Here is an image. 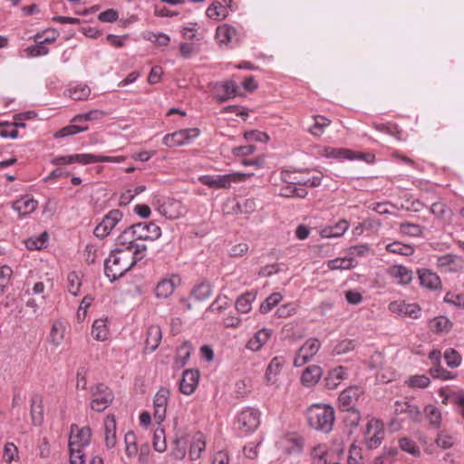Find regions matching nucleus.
Returning a JSON list of instances; mask_svg holds the SVG:
<instances>
[{
    "instance_id": "f257e3e1",
    "label": "nucleus",
    "mask_w": 464,
    "mask_h": 464,
    "mask_svg": "<svg viewBox=\"0 0 464 464\" xmlns=\"http://www.w3.org/2000/svg\"><path fill=\"white\" fill-rule=\"evenodd\" d=\"M146 251L147 246H138L134 253L113 249L104 261L105 275L111 282L120 278L145 257Z\"/></svg>"
},
{
    "instance_id": "f03ea898",
    "label": "nucleus",
    "mask_w": 464,
    "mask_h": 464,
    "mask_svg": "<svg viewBox=\"0 0 464 464\" xmlns=\"http://www.w3.org/2000/svg\"><path fill=\"white\" fill-rule=\"evenodd\" d=\"M126 160L124 156L118 157H108V156H100L93 154H75V155H65L54 157L51 160V163L55 166H63L72 163H81L83 165L97 163V162H115L120 163Z\"/></svg>"
},
{
    "instance_id": "7ed1b4c3",
    "label": "nucleus",
    "mask_w": 464,
    "mask_h": 464,
    "mask_svg": "<svg viewBox=\"0 0 464 464\" xmlns=\"http://www.w3.org/2000/svg\"><path fill=\"white\" fill-rule=\"evenodd\" d=\"M90 408L96 412L104 411L113 401L114 394L111 389L103 383H97L90 388Z\"/></svg>"
},
{
    "instance_id": "20e7f679",
    "label": "nucleus",
    "mask_w": 464,
    "mask_h": 464,
    "mask_svg": "<svg viewBox=\"0 0 464 464\" xmlns=\"http://www.w3.org/2000/svg\"><path fill=\"white\" fill-rule=\"evenodd\" d=\"M252 176L249 173L235 172L226 175L209 176L205 175L199 178L202 184L211 188H228L232 183H239L246 180Z\"/></svg>"
},
{
    "instance_id": "39448f33",
    "label": "nucleus",
    "mask_w": 464,
    "mask_h": 464,
    "mask_svg": "<svg viewBox=\"0 0 464 464\" xmlns=\"http://www.w3.org/2000/svg\"><path fill=\"white\" fill-rule=\"evenodd\" d=\"M364 441L369 450L377 449L385 436L384 424L381 420L372 418L363 431Z\"/></svg>"
},
{
    "instance_id": "423d86ee",
    "label": "nucleus",
    "mask_w": 464,
    "mask_h": 464,
    "mask_svg": "<svg viewBox=\"0 0 464 464\" xmlns=\"http://www.w3.org/2000/svg\"><path fill=\"white\" fill-rule=\"evenodd\" d=\"M199 133L200 130L198 128L182 129L165 135L162 141L169 148L179 147L189 143L193 139L197 138Z\"/></svg>"
},
{
    "instance_id": "0eeeda50",
    "label": "nucleus",
    "mask_w": 464,
    "mask_h": 464,
    "mask_svg": "<svg viewBox=\"0 0 464 464\" xmlns=\"http://www.w3.org/2000/svg\"><path fill=\"white\" fill-rule=\"evenodd\" d=\"M122 217L123 214L119 209L109 211L94 228V235L99 238H105L122 219Z\"/></svg>"
},
{
    "instance_id": "6e6552de",
    "label": "nucleus",
    "mask_w": 464,
    "mask_h": 464,
    "mask_svg": "<svg viewBox=\"0 0 464 464\" xmlns=\"http://www.w3.org/2000/svg\"><path fill=\"white\" fill-rule=\"evenodd\" d=\"M92 430L90 427L80 428L76 424H72L69 436V449H82L91 443Z\"/></svg>"
},
{
    "instance_id": "1a4fd4ad",
    "label": "nucleus",
    "mask_w": 464,
    "mask_h": 464,
    "mask_svg": "<svg viewBox=\"0 0 464 464\" xmlns=\"http://www.w3.org/2000/svg\"><path fill=\"white\" fill-rule=\"evenodd\" d=\"M132 226L124 229L116 238L115 249L121 251L134 253L138 246H146L144 244L137 243L139 241Z\"/></svg>"
},
{
    "instance_id": "9d476101",
    "label": "nucleus",
    "mask_w": 464,
    "mask_h": 464,
    "mask_svg": "<svg viewBox=\"0 0 464 464\" xmlns=\"http://www.w3.org/2000/svg\"><path fill=\"white\" fill-rule=\"evenodd\" d=\"M260 414L257 410L246 408L237 417L238 429L245 433L254 431L259 425Z\"/></svg>"
},
{
    "instance_id": "9b49d317",
    "label": "nucleus",
    "mask_w": 464,
    "mask_h": 464,
    "mask_svg": "<svg viewBox=\"0 0 464 464\" xmlns=\"http://www.w3.org/2000/svg\"><path fill=\"white\" fill-rule=\"evenodd\" d=\"M319 351V343L316 339L307 340L303 346H301L295 357L294 365L301 367L309 362L313 357Z\"/></svg>"
},
{
    "instance_id": "f8f14e48",
    "label": "nucleus",
    "mask_w": 464,
    "mask_h": 464,
    "mask_svg": "<svg viewBox=\"0 0 464 464\" xmlns=\"http://www.w3.org/2000/svg\"><path fill=\"white\" fill-rule=\"evenodd\" d=\"M139 240L154 241L161 236V229L153 222H140L132 225Z\"/></svg>"
},
{
    "instance_id": "ddd939ff",
    "label": "nucleus",
    "mask_w": 464,
    "mask_h": 464,
    "mask_svg": "<svg viewBox=\"0 0 464 464\" xmlns=\"http://www.w3.org/2000/svg\"><path fill=\"white\" fill-rule=\"evenodd\" d=\"M169 398V391L165 387H161L156 393L153 400L154 418L160 424L165 420L167 405Z\"/></svg>"
},
{
    "instance_id": "4468645a",
    "label": "nucleus",
    "mask_w": 464,
    "mask_h": 464,
    "mask_svg": "<svg viewBox=\"0 0 464 464\" xmlns=\"http://www.w3.org/2000/svg\"><path fill=\"white\" fill-rule=\"evenodd\" d=\"M389 310L401 316L417 319L420 316L421 309L417 304H407L404 301H393L389 304Z\"/></svg>"
},
{
    "instance_id": "2eb2a0df",
    "label": "nucleus",
    "mask_w": 464,
    "mask_h": 464,
    "mask_svg": "<svg viewBox=\"0 0 464 464\" xmlns=\"http://www.w3.org/2000/svg\"><path fill=\"white\" fill-rule=\"evenodd\" d=\"M437 266L442 273H457L462 269L463 261L456 255L446 254L438 256Z\"/></svg>"
},
{
    "instance_id": "dca6fc26",
    "label": "nucleus",
    "mask_w": 464,
    "mask_h": 464,
    "mask_svg": "<svg viewBox=\"0 0 464 464\" xmlns=\"http://www.w3.org/2000/svg\"><path fill=\"white\" fill-rule=\"evenodd\" d=\"M362 392V388L357 386H352L343 391L338 398L341 410L355 409L356 402Z\"/></svg>"
},
{
    "instance_id": "f3484780",
    "label": "nucleus",
    "mask_w": 464,
    "mask_h": 464,
    "mask_svg": "<svg viewBox=\"0 0 464 464\" xmlns=\"http://www.w3.org/2000/svg\"><path fill=\"white\" fill-rule=\"evenodd\" d=\"M199 376L200 374L198 370L189 369L184 371L179 382V391L186 395L192 394L198 387Z\"/></svg>"
},
{
    "instance_id": "a211bd4d",
    "label": "nucleus",
    "mask_w": 464,
    "mask_h": 464,
    "mask_svg": "<svg viewBox=\"0 0 464 464\" xmlns=\"http://www.w3.org/2000/svg\"><path fill=\"white\" fill-rule=\"evenodd\" d=\"M160 212L169 219L179 218L185 213V208L179 200L167 198L159 208Z\"/></svg>"
},
{
    "instance_id": "6ab92c4d",
    "label": "nucleus",
    "mask_w": 464,
    "mask_h": 464,
    "mask_svg": "<svg viewBox=\"0 0 464 464\" xmlns=\"http://www.w3.org/2000/svg\"><path fill=\"white\" fill-rule=\"evenodd\" d=\"M421 286L430 290H438L441 288V280L440 276L427 268H420L417 270Z\"/></svg>"
},
{
    "instance_id": "aec40b11",
    "label": "nucleus",
    "mask_w": 464,
    "mask_h": 464,
    "mask_svg": "<svg viewBox=\"0 0 464 464\" xmlns=\"http://www.w3.org/2000/svg\"><path fill=\"white\" fill-rule=\"evenodd\" d=\"M37 200L28 196H24L20 199L15 200L13 203L12 208L14 211L18 212L19 216L22 218L33 213L37 208Z\"/></svg>"
},
{
    "instance_id": "412c9836",
    "label": "nucleus",
    "mask_w": 464,
    "mask_h": 464,
    "mask_svg": "<svg viewBox=\"0 0 464 464\" xmlns=\"http://www.w3.org/2000/svg\"><path fill=\"white\" fill-rule=\"evenodd\" d=\"M105 445L107 449H112L117 443L116 420L114 415H108L104 420Z\"/></svg>"
},
{
    "instance_id": "4be33fe9",
    "label": "nucleus",
    "mask_w": 464,
    "mask_h": 464,
    "mask_svg": "<svg viewBox=\"0 0 464 464\" xmlns=\"http://www.w3.org/2000/svg\"><path fill=\"white\" fill-rule=\"evenodd\" d=\"M335 421V411L329 404H321V431L328 433Z\"/></svg>"
},
{
    "instance_id": "5701e85b",
    "label": "nucleus",
    "mask_w": 464,
    "mask_h": 464,
    "mask_svg": "<svg viewBox=\"0 0 464 464\" xmlns=\"http://www.w3.org/2000/svg\"><path fill=\"white\" fill-rule=\"evenodd\" d=\"M389 275L401 285H409L412 280V271L401 265L391 266Z\"/></svg>"
},
{
    "instance_id": "b1692460",
    "label": "nucleus",
    "mask_w": 464,
    "mask_h": 464,
    "mask_svg": "<svg viewBox=\"0 0 464 464\" xmlns=\"http://www.w3.org/2000/svg\"><path fill=\"white\" fill-rule=\"evenodd\" d=\"M162 338V331L159 325H151L148 328L147 338L145 341V350L154 352L160 343Z\"/></svg>"
},
{
    "instance_id": "393cba45",
    "label": "nucleus",
    "mask_w": 464,
    "mask_h": 464,
    "mask_svg": "<svg viewBox=\"0 0 464 464\" xmlns=\"http://www.w3.org/2000/svg\"><path fill=\"white\" fill-rule=\"evenodd\" d=\"M279 447L287 454H292L301 451L303 442L297 436L290 434L280 440Z\"/></svg>"
},
{
    "instance_id": "a878e982",
    "label": "nucleus",
    "mask_w": 464,
    "mask_h": 464,
    "mask_svg": "<svg viewBox=\"0 0 464 464\" xmlns=\"http://www.w3.org/2000/svg\"><path fill=\"white\" fill-rule=\"evenodd\" d=\"M237 32L236 28L229 24H222L217 28L216 39L221 44H227L234 40H237Z\"/></svg>"
},
{
    "instance_id": "bb28decb",
    "label": "nucleus",
    "mask_w": 464,
    "mask_h": 464,
    "mask_svg": "<svg viewBox=\"0 0 464 464\" xmlns=\"http://www.w3.org/2000/svg\"><path fill=\"white\" fill-rule=\"evenodd\" d=\"M31 418L34 425H40L44 420L43 398L34 394L31 399Z\"/></svg>"
},
{
    "instance_id": "cd10ccee",
    "label": "nucleus",
    "mask_w": 464,
    "mask_h": 464,
    "mask_svg": "<svg viewBox=\"0 0 464 464\" xmlns=\"http://www.w3.org/2000/svg\"><path fill=\"white\" fill-rule=\"evenodd\" d=\"M348 228V222L344 219L340 220L334 226H327L321 229V238L339 237L343 236Z\"/></svg>"
},
{
    "instance_id": "c85d7f7f",
    "label": "nucleus",
    "mask_w": 464,
    "mask_h": 464,
    "mask_svg": "<svg viewBox=\"0 0 464 464\" xmlns=\"http://www.w3.org/2000/svg\"><path fill=\"white\" fill-rule=\"evenodd\" d=\"M324 156L332 158L338 160H353L354 151L344 148H332L326 147L324 150Z\"/></svg>"
},
{
    "instance_id": "c756f323",
    "label": "nucleus",
    "mask_w": 464,
    "mask_h": 464,
    "mask_svg": "<svg viewBox=\"0 0 464 464\" xmlns=\"http://www.w3.org/2000/svg\"><path fill=\"white\" fill-rule=\"evenodd\" d=\"M324 156L332 158L338 160H353L354 151L344 148H332L326 147L324 150Z\"/></svg>"
},
{
    "instance_id": "7c9ffc66",
    "label": "nucleus",
    "mask_w": 464,
    "mask_h": 464,
    "mask_svg": "<svg viewBox=\"0 0 464 464\" xmlns=\"http://www.w3.org/2000/svg\"><path fill=\"white\" fill-rule=\"evenodd\" d=\"M319 382V367L311 365L304 369L301 376V382L307 388L314 387Z\"/></svg>"
},
{
    "instance_id": "2f4dec72",
    "label": "nucleus",
    "mask_w": 464,
    "mask_h": 464,
    "mask_svg": "<svg viewBox=\"0 0 464 464\" xmlns=\"http://www.w3.org/2000/svg\"><path fill=\"white\" fill-rule=\"evenodd\" d=\"M206 440L205 437L201 432H198L193 436L190 448L189 457L192 460L198 459L201 452L205 450Z\"/></svg>"
},
{
    "instance_id": "473e14b6",
    "label": "nucleus",
    "mask_w": 464,
    "mask_h": 464,
    "mask_svg": "<svg viewBox=\"0 0 464 464\" xmlns=\"http://www.w3.org/2000/svg\"><path fill=\"white\" fill-rule=\"evenodd\" d=\"M176 283L173 278L160 280L155 287V295L158 298H167L174 292Z\"/></svg>"
},
{
    "instance_id": "72a5a7b5",
    "label": "nucleus",
    "mask_w": 464,
    "mask_h": 464,
    "mask_svg": "<svg viewBox=\"0 0 464 464\" xmlns=\"http://www.w3.org/2000/svg\"><path fill=\"white\" fill-rule=\"evenodd\" d=\"M346 375V369L343 366L336 367L329 372L325 377V386L328 389H335Z\"/></svg>"
},
{
    "instance_id": "f704fd0d",
    "label": "nucleus",
    "mask_w": 464,
    "mask_h": 464,
    "mask_svg": "<svg viewBox=\"0 0 464 464\" xmlns=\"http://www.w3.org/2000/svg\"><path fill=\"white\" fill-rule=\"evenodd\" d=\"M256 299V293L246 292L241 295L236 302V308L242 314H246L252 309V303Z\"/></svg>"
},
{
    "instance_id": "c9c22d12",
    "label": "nucleus",
    "mask_w": 464,
    "mask_h": 464,
    "mask_svg": "<svg viewBox=\"0 0 464 464\" xmlns=\"http://www.w3.org/2000/svg\"><path fill=\"white\" fill-rule=\"evenodd\" d=\"M206 14L213 20H221L228 15V10L222 3L215 1L207 9Z\"/></svg>"
},
{
    "instance_id": "e433bc0d",
    "label": "nucleus",
    "mask_w": 464,
    "mask_h": 464,
    "mask_svg": "<svg viewBox=\"0 0 464 464\" xmlns=\"http://www.w3.org/2000/svg\"><path fill=\"white\" fill-rule=\"evenodd\" d=\"M386 250L392 254L401 256H411L414 253V247L411 245L402 244L399 241H394L386 246Z\"/></svg>"
},
{
    "instance_id": "4c0bfd02",
    "label": "nucleus",
    "mask_w": 464,
    "mask_h": 464,
    "mask_svg": "<svg viewBox=\"0 0 464 464\" xmlns=\"http://www.w3.org/2000/svg\"><path fill=\"white\" fill-rule=\"evenodd\" d=\"M65 327L63 323L56 322L53 324L49 334V341L54 346H59L64 337Z\"/></svg>"
},
{
    "instance_id": "58836bf2",
    "label": "nucleus",
    "mask_w": 464,
    "mask_h": 464,
    "mask_svg": "<svg viewBox=\"0 0 464 464\" xmlns=\"http://www.w3.org/2000/svg\"><path fill=\"white\" fill-rule=\"evenodd\" d=\"M305 418L309 427L319 430V403H313L306 409Z\"/></svg>"
},
{
    "instance_id": "ea45409f",
    "label": "nucleus",
    "mask_w": 464,
    "mask_h": 464,
    "mask_svg": "<svg viewBox=\"0 0 464 464\" xmlns=\"http://www.w3.org/2000/svg\"><path fill=\"white\" fill-rule=\"evenodd\" d=\"M348 464H365L362 456V449L356 441H353L349 448Z\"/></svg>"
},
{
    "instance_id": "a19ab883",
    "label": "nucleus",
    "mask_w": 464,
    "mask_h": 464,
    "mask_svg": "<svg viewBox=\"0 0 464 464\" xmlns=\"http://www.w3.org/2000/svg\"><path fill=\"white\" fill-rule=\"evenodd\" d=\"M92 334L97 341L106 340L108 336L106 321L103 319L95 320L92 327Z\"/></svg>"
},
{
    "instance_id": "79ce46f5",
    "label": "nucleus",
    "mask_w": 464,
    "mask_h": 464,
    "mask_svg": "<svg viewBox=\"0 0 464 464\" xmlns=\"http://www.w3.org/2000/svg\"><path fill=\"white\" fill-rule=\"evenodd\" d=\"M125 452L128 457H135L138 453L137 438L133 431H128L124 437Z\"/></svg>"
},
{
    "instance_id": "37998d69",
    "label": "nucleus",
    "mask_w": 464,
    "mask_h": 464,
    "mask_svg": "<svg viewBox=\"0 0 464 464\" xmlns=\"http://www.w3.org/2000/svg\"><path fill=\"white\" fill-rule=\"evenodd\" d=\"M82 286V280L80 276L75 271L70 272L67 276V289L70 294L77 296L80 293Z\"/></svg>"
},
{
    "instance_id": "c03bdc74",
    "label": "nucleus",
    "mask_w": 464,
    "mask_h": 464,
    "mask_svg": "<svg viewBox=\"0 0 464 464\" xmlns=\"http://www.w3.org/2000/svg\"><path fill=\"white\" fill-rule=\"evenodd\" d=\"M212 294V288L209 283L203 282L198 285L191 293V295L198 301L208 299Z\"/></svg>"
},
{
    "instance_id": "a18cd8bd",
    "label": "nucleus",
    "mask_w": 464,
    "mask_h": 464,
    "mask_svg": "<svg viewBox=\"0 0 464 464\" xmlns=\"http://www.w3.org/2000/svg\"><path fill=\"white\" fill-rule=\"evenodd\" d=\"M424 412L427 415L430 424L438 429L441 423V413L440 410L434 405H427L424 409Z\"/></svg>"
},
{
    "instance_id": "49530a36",
    "label": "nucleus",
    "mask_w": 464,
    "mask_h": 464,
    "mask_svg": "<svg viewBox=\"0 0 464 464\" xmlns=\"http://www.w3.org/2000/svg\"><path fill=\"white\" fill-rule=\"evenodd\" d=\"M40 38L39 35H36V44L28 46L24 49V52L28 57H36L41 55H45L48 53L49 49L45 46V44L43 40L38 41Z\"/></svg>"
},
{
    "instance_id": "de8ad7c7",
    "label": "nucleus",
    "mask_w": 464,
    "mask_h": 464,
    "mask_svg": "<svg viewBox=\"0 0 464 464\" xmlns=\"http://www.w3.org/2000/svg\"><path fill=\"white\" fill-rule=\"evenodd\" d=\"M430 328L436 333L447 332L450 329V321L444 316L433 318L429 324Z\"/></svg>"
},
{
    "instance_id": "09e8293b",
    "label": "nucleus",
    "mask_w": 464,
    "mask_h": 464,
    "mask_svg": "<svg viewBox=\"0 0 464 464\" xmlns=\"http://www.w3.org/2000/svg\"><path fill=\"white\" fill-rule=\"evenodd\" d=\"M422 230V227L418 224L410 222H402L400 224V232L410 237H420Z\"/></svg>"
},
{
    "instance_id": "8fccbe9b",
    "label": "nucleus",
    "mask_w": 464,
    "mask_h": 464,
    "mask_svg": "<svg viewBox=\"0 0 464 464\" xmlns=\"http://www.w3.org/2000/svg\"><path fill=\"white\" fill-rule=\"evenodd\" d=\"M327 266L330 270L351 269L355 266V263L353 258H335L329 260Z\"/></svg>"
},
{
    "instance_id": "3c124183",
    "label": "nucleus",
    "mask_w": 464,
    "mask_h": 464,
    "mask_svg": "<svg viewBox=\"0 0 464 464\" xmlns=\"http://www.w3.org/2000/svg\"><path fill=\"white\" fill-rule=\"evenodd\" d=\"M106 115V112L101 110H92L83 114H78L72 120V122H82L83 121H97L102 119Z\"/></svg>"
},
{
    "instance_id": "603ef678",
    "label": "nucleus",
    "mask_w": 464,
    "mask_h": 464,
    "mask_svg": "<svg viewBox=\"0 0 464 464\" xmlns=\"http://www.w3.org/2000/svg\"><path fill=\"white\" fill-rule=\"evenodd\" d=\"M430 378L424 374L412 375L405 381V383L411 388L424 389L430 385Z\"/></svg>"
},
{
    "instance_id": "864d4df0",
    "label": "nucleus",
    "mask_w": 464,
    "mask_h": 464,
    "mask_svg": "<svg viewBox=\"0 0 464 464\" xmlns=\"http://www.w3.org/2000/svg\"><path fill=\"white\" fill-rule=\"evenodd\" d=\"M282 300V295L279 293L271 294L260 305V312L266 314L270 312L279 302Z\"/></svg>"
},
{
    "instance_id": "5fc2aeb1",
    "label": "nucleus",
    "mask_w": 464,
    "mask_h": 464,
    "mask_svg": "<svg viewBox=\"0 0 464 464\" xmlns=\"http://www.w3.org/2000/svg\"><path fill=\"white\" fill-rule=\"evenodd\" d=\"M91 94V89L87 85H78L69 90V96L74 101L86 100Z\"/></svg>"
},
{
    "instance_id": "6e6d98bb",
    "label": "nucleus",
    "mask_w": 464,
    "mask_h": 464,
    "mask_svg": "<svg viewBox=\"0 0 464 464\" xmlns=\"http://www.w3.org/2000/svg\"><path fill=\"white\" fill-rule=\"evenodd\" d=\"M343 411H346V415L344 417V423L347 427L351 429H354L359 425V422L361 420V413L356 409H351V410H343Z\"/></svg>"
},
{
    "instance_id": "4d7b16f0",
    "label": "nucleus",
    "mask_w": 464,
    "mask_h": 464,
    "mask_svg": "<svg viewBox=\"0 0 464 464\" xmlns=\"http://www.w3.org/2000/svg\"><path fill=\"white\" fill-rule=\"evenodd\" d=\"M443 301L455 307L464 308V293L448 292Z\"/></svg>"
},
{
    "instance_id": "13d9d810",
    "label": "nucleus",
    "mask_w": 464,
    "mask_h": 464,
    "mask_svg": "<svg viewBox=\"0 0 464 464\" xmlns=\"http://www.w3.org/2000/svg\"><path fill=\"white\" fill-rule=\"evenodd\" d=\"M153 447L159 452H163L166 450L165 434L161 427H158L154 431Z\"/></svg>"
},
{
    "instance_id": "bf43d9fd",
    "label": "nucleus",
    "mask_w": 464,
    "mask_h": 464,
    "mask_svg": "<svg viewBox=\"0 0 464 464\" xmlns=\"http://www.w3.org/2000/svg\"><path fill=\"white\" fill-rule=\"evenodd\" d=\"M88 130V127H80L78 125H68L63 127V129L59 130L55 132L54 138H63L71 135L77 134L79 132H82Z\"/></svg>"
},
{
    "instance_id": "052dcab7",
    "label": "nucleus",
    "mask_w": 464,
    "mask_h": 464,
    "mask_svg": "<svg viewBox=\"0 0 464 464\" xmlns=\"http://www.w3.org/2000/svg\"><path fill=\"white\" fill-rule=\"evenodd\" d=\"M399 411L401 412L402 411L408 412L410 414V416L412 418V420H419L421 416L420 409L417 406L410 404L409 402H404V403L397 402L396 411Z\"/></svg>"
},
{
    "instance_id": "680f3d73",
    "label": "nucleus",
    "mask_w": 464,
    "mask_h": 464,
    "mask_svg": "<svg viewBox=\"0 0 464 464\" xmlns=\"http://www.w3.org/2000/svg\"><path fill=\"white\" fill-rule=\"evenodd\" d=\"M281 369V362L279 358L276 357L272 359L270 363L267 366L266 372V379L268 383H274L273 376H276Z\"/></svg>"
},
{
    "instance_id": "e2e57ef3",
    "label": "nucleus",
    "mask_w": 464,
    "mask_h": 464,
    "mask_svg": "<svg viewBox=\"0 0 464 464\" xmlns=\"http://www.w3.org/2000/svg\"><path fill=\"white\" fill-rule=\"evenodd\" d=\"M446 363L450 368L458 367L461 362V356L452 348L447 349L444 353Z\"/></svg>"
},
{
    "instance_id": "0e129e2a",
    "label": "nucleus",
    "mask_w": 464,
    "mask_h": 464,
    "mask_svg": "<svg viewBox=\"0 0 464 464\" xmlns=\"http://www.w3.org/2000/svg\"><path fill=\"white\" fill-rule=\"evenodd\" d=\"M400 447L402 450L413 455L418 456L420 455V450L416 443L408 439V438H402L399 440Z\"/></svg>"
},
{
    "instance_id": "69168bd1",
    "label": "nucleus",
    "mask_w": 464,
    "mask_h": 464,
    "mask_svg": "<svg viewBox=\"0 0 464 464\" xmlns=\"http://www.w3.org/2000/svg\"><path fill=\"white\" fill-rule=\"evenodd\" d=\"M92 301L93 297L91 295H87L82 298L76 314L78 321L85 319L87 308L92 304Z\"/></svg>"
},
{
    "instance_id": "338daca9",
    "label": "nucleus",
    "mask_w": 464,
    "mask_h": 464,
    "mask_svg": "<svg viewBox=\"0 0 464 464\" xmlns=\"http://www.w3.org/2000/svg\"><path fill=\"white\" fill-rule=\"evenodd\" d=\"M225 95L218 98L219 102H226L231 97H234L237 91V85L234 81H227L223 84Z\"/></svg>"
},
{
    "instance_id": "774afa93",
    "label": "nucleus",
    "mask_w": 464,
    "mask_h": 464,
    "mask_svg": "<svg viewBox=\"0 0 464 464\" xmlns=\"http://www.w3.org/2000/svg\"><path fill=\"white\" fill-rule=\"evenodd\" d=\"M430 373L433 378L441 380H450L454 378V375L450 372L443 369L440 364L430 368Z\"/></svg>"
}]
</instances>
